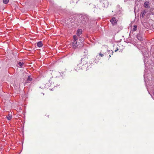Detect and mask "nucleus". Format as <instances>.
<instances>
[{"instance_id": "1", "label": "nucleus", "mask_w": 154, "mask_h": 154, "mask_svg": "<svg viewBox=\"0 0 154 154\" xmlns=\"http://www.w3.org/2000/svg\"><path fill=\"white\" fill-rule=\"evenodd\" d=\"M88 58L86 56L82 58L81 59V63H80L83 68H87L88 67L89 63H88Z\"/></svg>"}, {"instance_id": "2", "label": "nucleus", "mask_w": 154, "mask_h": 154, "mask_svg": "<svg viewBox=\"0 0 154 154\" xmlns=\"http://www.w3.org/2000/svg\"><path fill=\"white\" fill-rule=\"evenodd\" d=\"M89 20V17L86 14L83 15L81 16V22L83 24H85L88 22Z\"/></svg>"}, {"instance_id": "3", "label": "nucleus", "mask_w": 154, "mask_h": 154, "mask_svg": "<svg viewBox=\"0 0 154 154\" xmlns=\"http://www.w3.org/2000/svg\"><path fill=\"white\" fill-rule=\"evenodd\" d=\"M82 68H82V66L80 63L79 64L77 65V66L75 67V69L76 71H78L81 69Z\"/></svg>"}, {"instance_id": "4", "label": "nucleus", "mask_w": 154, "mask_h": 154, "mask_svg": "<svg viewBox=\"0 0 154 154\" xmlns=\"http://www.w3.org/2000/svg\"><path fill=\"white\" fill-rule=\"evenodd\" d=\"M110 21L111 22L113 25H115L117 23V21L116 20L115 17H113L111 19Z\"/></svg>"}, {"instance_id": "5", "label": "nucleus", "mask_w": 154, "mask_h": 154, "mask_svg": "<svg viewBox=\"0 0 154 154\" xmlns=\"http://www.w3.org/2000/svg\"><path fill=\"white\" fill-rule=\"evenodd\" d=\"M72 46L73 48H75L77 46V42L76 41H74L72 43Z\"/></svg>"}, {"instance_id": "6", "label": "nucleus", "mask_w": 154, "mask_h": 154, "mask_svg": "<svg viewBox=\"0 0 154 154\" xmlns=\"http://www.w3.org/2000/svg\"><path fill=\"white\" fill-rule=\"evenodd\" d=\"M82 33V30L78 29L77 32V35L78 36H79Z\"/></svg>"}, {"instance_id": "7", "label": "nucleus", "mask_w": 154, "mask_h": 154, "mask_svg": "<svg viewBox=\"0 0 154 154\" xmlns=\"http://www.w3.org/2000/svg\"><path fill=\"white\" fill-rule=\"evenodd\" d=\"M144 6L146 8H149V2H145L144 3Z\"/></svg>"}, {"instance_id": "8", "label": "nucleus", "mask_w": 154, "mask_h": 154, "mask_svg": "<svg viewBox=\"0 0 154 154\" xmlns=\"http://www.w3.org/2000/svg\"><path fill=\"white\" fill-rule=\"evenodd\" d=\"M146 12L144 10L140 14L141 17H143L144 16L145 14H146Z\"/></svg>"}, {"instance_id": "9", "label": "nucleus", "mask_w": 154, "mask_h": 154, "mask_svg": "<svg viewBox=\"0 0 154 154\" xmlns=\"http://www.w3.org/2000/svg\"><path fill=\"white\" fill-rule=\"evenodd\" d=\"M37 46L38 47H41L42 46V44L41 41L38 42L37 44Z\"/></svg>"}, {"instance_id": "10", "label": "nucleus", "mask_w": 154, "mask_h": 154, "mask_svg": "<svg viewBox=\"0 0 154 154\" xmlns=\"http://www.w3.org/2000/svg\"><path fill=\"white\" fill-rule=\"evenodd\" d=\"M150 12L152 14L154 15V8H151L150 9Z\"/></svg>"}, {"instance_id": "11", "label": "nucleus", "mask_w": 154, "mask_h": 154, "mask_svg": "<svg viewBox=\"0 0 154 154\" xmlns=\"http://www.w3.org/2000/svg\"><path fill=\"white\" fill-rule=\"evenodd\" d=\"M137 38L140 40H141L142 39V37L140 36V35H137Z\"/></svg>"}, {"instance_id": "12", "label": "nucleus", "mask_w": 154, "mask_h": 154, "mask_svg": "<svg viewBox=\"0 0 154 154\" xmlns=\"http://www.w3.org/2000/svg\"><path fill=\"white\" fill-rule=\"evenodd\" d=\"M7 118L8 120H10L12 118V116L11 115L9 114L8 116L7 117Z\"/></svg>"}, {"instance_id": "13", "label": "nucleus", "mask_w": 154, "mask_h": 154, "mask_svg": "<svg viewBox=\"0 0 154 154\" xmlns=\"http://www.w3.org/2000/svg\"><path fill=\"white\" fill-rule=\"evenodd\" d=\"M23 64L24 63L23 62H19L18 63V65L20 67H22Z\"/></svg>"}, {"instance_id": "14", "label": "nucleus", "mask_w": 154, "mask_h": 154, "mask_svg": "<svg viewBox=\"0 0 154 154\" xmlns=\"http://www.w3.org/2000/svg\"><path fill=\"white\" fill-rule=\"evenodd\" d=\"M99 60V56H97L96 57V58L95 59V63H96V62H97L98 61V60Z\"/></svg>"}, {"instance_id": "15", "label": "nucleus", "mask_w": 154, "mask_h": 154, "mask_svg": "<svg viewBox=\"0 0 154 154\" xmlns=\"http://www.w3.org/2000/svg\"><path fill=\"white\" fill-rule=\"evenodd\" d=\"M88 52V51H87L86 50V51H85L84 52V53L85 54V55H84V57H85L86 56V57H88V56H87Z\"/></svg>"}, {"instance_id": "16", "label": "nucleus", "mask_w": 154, "mask_h": 154, "mask_svg": "<svg viewBox=\"0 0 154 154\" xmlns=\"http://www.w3.org/2000/svg\"><path fill=\"white\" fill-rule=\"evenodd\" d=\"M32 80V78H31L30 76H29L27 79L28 82H29V81H30Z\"/></svg>"}, {"instance_id": "17", "label": "nucleus", "mask_w": 154, "mask_h": 154, "mask_svg": "<svg viewBox=\"0 0 154 154\" xmlns=\"http://www.w3.org/2000/svg\"><path fill=\"white\" fill-rule=\"evenodd\" d=\"M9 2V0H3V2L5 4H7Z\"/></svg>"}, {"instance_id": "18", "label": "nucleus", "mask_w": 154, "mask_h": 154, "mask_svg": "<svg viewBox=\"0 0 154 154\" xmlns=\"http://www.w3.org/2000/svg\"><path fill=\"white\" fill-rule=\"evenodd\" d=\"M137 26L136 25H135L134 26V27L133 29V31H136L137 29Z\"/></svg>"}, {"instance_id": "19", "label": "nucleus", "mask_w": 154, "mask_h": 154, "mask_svg": "<svg viewBox=\"0 0 154 154\" xmlns=\"http://www.w3.org/2000/svg\"><path fill=\"white\" fill-rule=\"evenodd\" d=\"M73 38H74V40H75L74 41H76V40H77V36L76 35H74L73 36Z\"/></svg>"}, {"instance_id": "20", "label": "nucleus", "mask_w": 154, "mask_h": 154, "mask_svg": "<svg viewBox=\"0 0 154 154\" xmlns=\"http://www.w3.org/2000/svg\"><path fill=\"white\" fill-rule=\"evenodd\" d=\"M99 55L101 57H103L104 56L103 54H102L101 53H100L99 54Z\"/></svg>"}, {"instance_id": "21", "label": "nucleus", "mask_w": 154, "mask_h": 154, "mask_svg": "<svg viewBox=\"0 0 154 154\" xmlns=\"http://www.w3.org/2000/svg\"><path fill=\"white\" fill-rule=\"evenodd\" d=\"M118 50V49L117 48L116 50L115 51V52H116Z\"/></svg>"}, {"instance_id": "22", "label": "nucleus", "mask_w": 154, "mask_h": 154, "mask_svg": "<svg viewBox=\"0 0 154 154\" xmlns=\"http://www.w3.org/2000/svg\"><path fill=\"white\" fill-rule=\"evenodd\" d=\"M153 95H154V92L153 93Z\"/></svg>"}]
</instances>
